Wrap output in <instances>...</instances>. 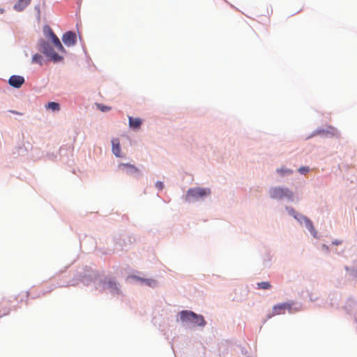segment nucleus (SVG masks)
I'll use <instances>...</instances> for the list:
<instances>
[{
  "instance_id": "9b49d317",
  "label": "nucleus",
  "mask_w": 357,
  "mask_h": 357,
  "mask_svg": "<svg viewBox=\"0 0 357 357\" xmlns=\"http://www.w3.org/2000/svg\"><path fill=\"white\" fill-rule=\"evenodd\" d=\"M31 0H18L14 5L13 8L16 11H22L28 5L30 4Z\"/></svg>"
},
{
  "instance_id": "b1692460",
  "label": "nucleus",
  "mask_w": 357,
  "mask_h": 357,
  "mask_svg": "<svg viewBox=\"0 0 357 357\" xmlns=\"http://www.w3.org/2000/svg\"><path fill=\"white\" fill-rule=\"evenodd\" d=\"M333 243H334V244H335V245H338V244H340V242L335 241V242H333Z\"/></svg>"
},
{
  "instance_id": "5701e85b",
  "label": "nucleus",
  "mask_w": 357,
  "mask_h": 357,
  "mask_svg": "<svg viewBox=\"0 0 357 357\" xmlns=\"http://www.w3.org/2000/svg\"><path fill=\"white\" fill-rule=\"evenodd\" d=\"M10 112L13 113V114H20V113L15 112V111H10Z\"/></svg>"
},
{
  "instance_id": "dca6fc26",
  "label": "nucleus",
  "mask_w": 357,
  "mask_h": 357,
  "mask_svg": "<svg viewBox=\"0 0 357 357\" xmlns=\"http://www.w3.org/2000/svg\"><path fill=\"white\" fill-rule=\"evenodd\" d=\"M257 285L259 289H264V290L270 289L272 287L271 283L269 282H266V281L258 282L257 284Z\"/></svg>"
},
{
  "instance_id": "6ab92c4d",
  "label": "nucleus",
  "mask_w": 357,
  "mask_h": 357,
  "mask_svg": "<svg viewBox=\"0 0 357 357\" xmlns=\"http://www.w3.org/2000/svg\"><path fill=\"white\" fill-rule=\"evenodd\" d=\"M97 107L102 112H107V111H109L111 109V107H109L108 106H105V105H101V104L97 105Z\"/></svg>"
},
{
  "instance_id": "412c9836",
  "label": "nucleus",
  "mask_w": 357,
  "mask_h": 357,
  "mask_svg": "<svg viewBox=\"0 0 357 357\" xmlns=\"http://www.w3.org/2000/svg\"><path fill=\"white\" fill-rule=\"evenodd\" d=\"M155 187H156L158 190H162V188H163V187H164V185H163L162 182H161V181H158V182H156V183H155Z\"/></svg>"
},
{
  "instance_id": "4468645a",
  "label": "nucleus",
  "mask_w": 357,
  "mask_h": 357,
  "mask_svg": "<svg viewBox=\"0 0 357 357\" xmlns=\"http://www.w3.org/2000/svg\"><path fill=\"white\" fill-rule=\"evenodd\" d=\"M302 218L304 221L305 227L308 229V230L314 236H316L317 232L314 230L312 222L305 217H303Z\"/></svg>"
},
{
  "instance_id": "423d86ee",
  "label": "nucleus",
  "mask_w": 357,
  "mask_h": 357,
  "mask_svg": "<svg viewBox=\"0 0 357 357\" xmlns=\"http://www.w3.org/2000/svg\"><path fill=\"white\" fill-rule=\"evenodd\" d=\"M76 34L72 31H68L63 35L62 40L67 46H73L76 43Z\"/></svg>"
},
{
  "instance_id": "a211bd4d",
  "label": "nucleus",
  "mask_w": 357,
  "mask_h": 357,
  "mask_svg": "<svg viewBox=\"0 0 357 357\" xmlns=\"http://www.w3.org/2000/svg\"><path fill=\"white\" fill-rule=\"evenodd\" d=\"M277 172L278 174H280L281 176H284L285 174H290L292 173V171L289 169L281 167L280 169H277Z\"/></svg>"
},
{
  "instance_id": "aec40b11",
  "label": "nucleus",
  "mask_w": 357,
  "mask_h": 357,
  "mask_svg": "<svg viewBox=\"0 0 357 357\" xmlns=\"http://www.w3.org/2000/svg\"><path fill=\"white\" fill-rule=\"evenodd\" d=\"M308 171H309V167H300L298 169V172L301 174H305Z\"/></svg>"
},
{
  "instance_id": "6e6552de",
  "label": "nucleus",
  "mask_w": 357,
  "mask_h": 357,
  "mask_svg": "<svg viewBox=\"0 0 357 357\" xmlns=\"http://www.w3.org/2000/svg\"><path fill=\"white\" fill-rule=\"evenodd\" d=\"M24 82V78L20 75H12L8 80L10 86L15 88H20Z\"/></svg>"
},
{
  "instance_id": "39448f33",
  "label": "nucleus",
  "mask_w": 357,
  "mask_h": 357,
  "mask_svg": "<svg viewBox=\"0 0 357 357\" xmlns=\"http://www.w3.org/2000/svg\"><path fill=\"white\" fill-rule=\"evenodd\" d=\"M48 32L47 36L50 39H51L54 47L61 52H65V49L61 43L59 38L54 34L52 30L48 26L47 27Z\"/></svg>"
},
{
  "instance_id": "f03ea898",
  "label": "nucleus",
  "mask_w": 357,
  "mask_h": 357,
  "mask_svg": "<svg viewBox=\"0 0 357 357\" xmlns=\"http://www.w3.org/2000/svg\"><path fill=\"white\" fill-rule=\"evenodd\" d=\"M40 50L49 57L54 62H59L63 60V57L56 53L51 47L49 43L43 39L39 41Z\"/></svg>"
},
{
  "instance_id": "2eb2a0df",
  "label": "nucleus",
  "mask_w": 357,
  "mask_h": 357,
  "mask_svg": "<svg viewBox=\"0 0 357 357\" xmlns=\"http://www.w3.org/2000/svg\"><path fill=\"white\" fill-rule=\"evenodd\" d=\"M46 109H51L54 112L59 111L60 110V105L59 103L55 102H48L46 106Z\"/></svg>"
},
{
  "instance_id": "1a4fd4ad",
  "label": "nucleus",
  "mask_w": 357,
  "mask_h": 357,
  "mask_svg": "<svg viewBox=\"0 0 357 357\" xmlns=\"http://www.w3.org/2000/svg\"><path fill=\"white\" fill-rule=\"evenodd\" d=\"M286 310H291V305L288 303H282L275 305L273 309V314L278 315L284 314Z\"/></svg>"
},
{
  "instance_id": "f257e3e1",
  "label": "nucleus",
  "mask_w": 357,
  "mask_h": 357,
  "mask_svg": "<svg viewBox=\"0 0 357 357\" xmlns=\"http://www.w3.org/2000/svg\"><path fill=\"white\" fill-rule=\"evenodd\" d=\"M181 319L185 322H190L198 326H204L206 321L204 317L191 311L184 310L181 312Z\"/></svg>"
},
{
  "instance_id": "0eeeda50",
  "label": "nucleus",
  "mask_w": 357,
  "mask_h": 357,
  "mask_svg": "<svg viewBox=\"0 0 357 357\" xmlns=\"http://www.w3.org/2000/svg\"><path fill=\"white\" fill-rule=\"evenodd\" d=\"M119 167L121 169H125L128 174H139V169L130 163H121L119 165Z\"/></svg>"
},
{
  "instance_id": "ddd939ff",
  "label": "nucleus",
  "mask_w": 357,
  "mask_h": 357,
  "mask_svg": "<svg viewBox=\"0 0 357 357\" xmlns=\"http://www.w3.org/2000/svg\"><path fill=\"white\" fill-rule=\"evenodd\" d=\"M137 280L141 281L142 283H144L146 285L151 287H155L157 285V281L152 278L149 279H144L141 278L139 277H135Z\"/></svg>"
},
{
  "instance_id": "20e7f679",
  "label": "nucleus",
  "mask_w": 357,
  "mask_h": 357,
  "mask_svg": "<svg viewBox=\"0 0 357 357\" xmlns=\"http://www.w3.org/2000/svg\"><path fill=\"white\" fill-rule=\"evenodd\" d=\"M270 195L271 198L276 199H281L283 198L292 199L293 194L288 188H273L270 190Z\"/></svg>"
},
{
  "instance_id": "f8f14e48",
  "label": "nucleus",
  "mask_w": 357,
  "mask_h": 357,
  "mask_svg": "<svg viewBox=\"0 0 357 357\" xmlns=\"http://www.w3.org/2000/svg\"><path fill=\"white\" fill-rule=\"evenodd\" d=\"M142 125V120L139 118L129 116V126L133 129H138Z\"/></svg>"
},
{
  "instance_id": "4be33fe9",
  "label": "nucleus",
  "mask_w": 357,
  "mask_h": 357,
  "mask_svg": "<svg viewBox=\"0 0 357 357\" xmlns=\"http://www.w3.org/2000/svg\"><path fill=\"white\" fill-rule=\"evenodd\" d=\"M330 129L331 130V133L332 135H335L337 133V130L335 128L331 127Z\"/></svg>"
},
{
  "instance_id": "7ed1b4c3",
  "label": "nucleus",
  "mask_w": 357,
  "mask_h": 357,
  "mask_svg": "<svg viewBox=\"0 0 357 357\" xmlns=\"http://www.w3.org/2000/svg\"><path fill=\"white\" fill-rule=\"evenodd\" d=\"M211 194V190L208 188H190L186 193L185 199L189 201L190 199H199L208 196Z\"/></svg>"
},
{
  "instance_id": "f3484780",
  "label": "nucleus",
  "mask_w": 357,
  "mask_h": 357,
  "mask_svg": "<svg viewBox=\"0 0 357 357\" xmlns=\"http://www.w3.org/2000/svg\"><path fill=\"white\" fill-rule=\"evenodd\" d=\"M43 58L39 54H36L32 57V63H38L40 66L43 64Z\"/></svg>"
},
{
  "instance_id": "9d476101",
  "label": "nucleus",
  "mask_w": 357,
  "mask_h": 357,
  "mask_svg": "<svg viewBox=\"0 0 357 357\" xmlns=\"http://www.w3.org/2000/svg\"><path fill=\"white\" fill-rule=\"evenodd\" d=\"M112 153L118 158H121V150L120 142L118 139H113L112 140Z\"/></svg>"
}]
</instances>
